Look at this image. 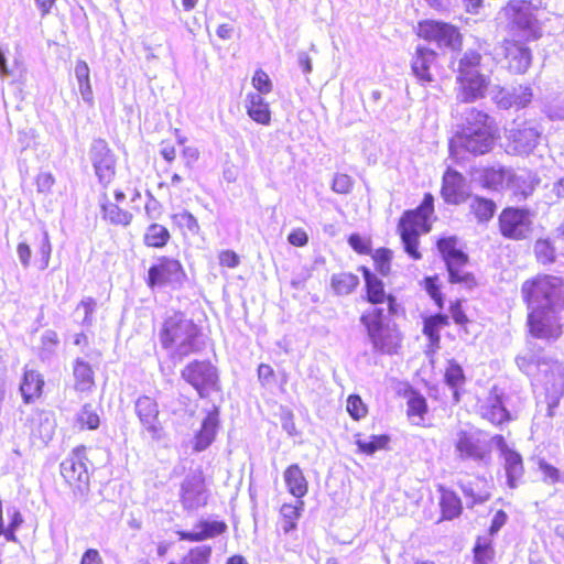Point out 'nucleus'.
<instances>
[{
  "instance_id": "obj_1",
  "label": "nucleus",
  "mask_w": 564,
  "mask_h": 564,
  "mask_svg": "<svg viewBox=\"0 0 564 564\" xmlns=\"http://www.w3.org/2000/svg\"><path fill=\"white\" fill-rule=\"evenodd\" d=\"M516 362L522 372L533 377L538 398L546 404V416L552 419L564 395V365L535 351L518 356Z\"/></svg>"
},
{
  "instance_id": "obj_2",
  "label": "nucleus",
  "mask_w": 564,
  "mask_h": 564,
  "mask_svg": "<svg viewBox=\"0 0 564 564\" xmlns=\"http://www.w3.org/2000/svg\"><path fill=\"white\" fill-rule=\"evenodd\" d=\"M497 137L494 119L486 112L474 107L467 108L463 115L460 130L451 141L453 154L463 149L475 155L489 152Z\"/></svg>"
},
{
  "instance_id": "obj_3",
  "label": "nucleus",
  "mask_w": 564,
  "mask_h": 564,
  "mask_svg": "<svg viewBox=\"0 0 564 564\" xmlns=\"http://www.w3.org/2000/svg\"><path fill=\"white\" fill-rule=\"evenodd\" d=\"M497 24L508 33L506 40L531 41L541 36V25L535 10L524 0L509 1L497 14Z\"/></svg>"
},
{
  "instance_id": "obj_4",
  "label": "nucleus",
  "mask_w": 564,
  "mask_h": 564,
  "mask_svg": "<svg viewBox=\"0 0 564 564\" xmlns=\"http://www.w3.org/2000/svg\"><path fill=\"white\" fill-rule=\"evenodd\" d=\"M197 336L198 328L193 321L182 313H174L163 324L161 343L173 359L182 360L198 350Z\"/></svg>"
},
{
  "instance_id": "obj_5",
  "label": "nucleus",
  "mask_w": 564,
  "mask_h": 564,
  "mask_svg": "<svg viewBox=\"0 0 564 564\" xmlns=\"http://www.w3.org/2000/svg\"><path fill=\"white\" fill-rule=\"evenodd\" d=\"M521 294L528 310L564 308V283L554 275H536L523 282Z\"/></svg>"
},
{
  "instance_id": "obj_6",
  "label": "nucleus",
  "mask_w": 564,
  "mask_h": 564,
  "mask_svg": "<svg viewBox=\"0 0 564 564\" xmlns=\"http://www.w3.org/2000/svg\"><path fill=\"white\" fill-rule=\"evenodd\" d=\"M433 202V196L425 194L422 204L414 210L405 212L398 226L404 250L414 260L422 257L417 250L419 236L431 229L429 219L434 210Z\"/></svg>"
},
{
  "instance_id": "obj_7",
  "label": "nucleus",
  "mask_w": 564,
  "mask_h": 564,
  "mask_svg": "<svg viewBox=\"0 0 564 564\" xmlns=\"http://www.w3.org/2000/svg\"><path fill=\"white\" fill-rule=\"evenodd\" d=\"M481 56L475 51H467L458 64V98L463 101H474L484 97L488 82L479 73Z\"/></svg>"
},
{
  "instance_id": "obj_8",
  "label": "nucleus",
  "mask_w": 564,
  "mask_h": 564,
  "mask_svg": "<svg viewBox=\"0 0 564 564\" xmlns=\"http://www.w3.org/2000/svg\"><path fill=\"white\" fill-rule=\"evenodd\" d=\"M383 310L372 308L362 314L360 321L367 328L368 337L376 351L395 354L401 343L400 333L392 326L383 323Z\"/></svg>"
},
{
  "instance_id": "obj_9",
  "label": "nucleus",
  "mask_w": 564,
  "mask_h": 564,
  "mask_svg": "<svg viewBox=\"0 0 564 564\" xmlns=\"http://www.w3.org/2000/svg\"><path fill=\"white\" fill-rule=\"evenodd\" d=\"M562 311L563 308L528 310L529 335L546 343L556 341L563 334Z\"/></svg>"
},
{
  "instance_id": "obj_10",
  "label": "nucleus",
  "mask_w": 564,
  "mask_h": 564,
  "mask_svg": "<svg viewBox=\"0 0 564 564\" xmlns=\"http://www.w3.org/2000/svg\"><path fill=\"white\" fill-rule=\"evenodd\" d=\"M455 452L463 460L487 465L491 459L490 442L479 432L459 430L454 440Z\"/></svg>"
},
{
  "instance_id": "obj_11",
  "label": "nucleus",
  "mask_w": 564,
  "mask_h": 564,
  "mask_svg": "<svg viewBox=\"0 0 564 564\" xmlns=\"http://www.w3.org/2000/svg\"><path fill=\"white\" fill-rule=\"evenodd\" d=\"M86 460V447L77 446L61 463V475L74 491L83 492L88 485L89 474Z\"/></svg>"
},
{
  "instance_id": "obj_12",
  "label": "nucleus",
  "mask_w": 564,
  "mask_h": 564,
  "mask_svg": "<svg viewBox=\"0 0 564 564\" xmlns=\"http://www.w3.org/2000/svg\"><path fill=\"white\" fill-rule=\"evenodd\" d=\"M532 218L528 209L505 208L499 215V229L503 237L521 240L529 237L532 231Z\"/></svg>"
},
{
  "instance_id": "obj_13",
  "label": "nucleus",
  "mask_w": 564,
  "mask_h": 564,
  "mask_svg": "<svg viewBox=\"0 0 564 564\" xmlns=\"http://www.w3.org/2000/svg\"><path fill=\"white\" fill-rule=\"evenodd\" d=\"M417 34L427 41L435 42L440 47L445 46L456 50L462 44L457 28L441 21L426 20L420 22Z\"/></svg>"
},
{
  "instance_id": "obj_14",
  "label": "nucleus",
  "mask_w": 564,
  "mask_h": 564,
  "mask_svg": "<svg viewBox=\"0 0 564 564\" xmlns=\"http://www.w3.org/2000/svg\"><path fill=\"white\" fill-rule=\"evenodd\" d=\"M185 279L182 264L172 258L162 257L149 269L148 285L154 286H177Z\"/></svg>"
},
{
  "instance_id": "obj_15",
  "label": "nucleus",
  "mask_w": 564,
  "mask_h": 564,
  "mask_svg": "<svg viewBox=\"0 0 564 564\" xmlns=\"http://www.w3.org/2000/svg\"><path fill=\"white\" fill-rule=\"evenodd\" d=\"M182 377L194 387L200 397L208 395L216 387V368L206 361H193L182 370Z\"/></svg>"
},
{
  "instance_id": "obj_16",
  "label": "nucleus",
  "mask_w": 564,
  "mask_h": 564,
  "mask_svg": "<svg viewBox=\"0 0 564 564\" xmlns=\"http://www.w3.org/2000/svg\"><path fill=\"white\" fill-rule=\"evenodd\" d=\"M135 413L151 438L155 441L161 440L163 429L159 421V406L155 400L148 395L138 398L135 401Z\"/></svg>"
},
{
  "instance_id": "obj_17",
  "label": "nucleus",
  "mask_w": 564,
  "mask_h": 564,
  "mask_svg": "<svg viewBox=\"0 0 564 564\" xmlns=\"http://www.w3.org/2000/svg\"><path fill=\"white\" fill-rule=\"evenodd\" d=\"M540 131L530 122L517 124L508 131L509 148L517 154H529L540 140Z\"/></svg>"
},
{
  "instance_id": "obj_18",
  "label": "nucleus",
  "mask_w": 564,
  "mask_h": 564,
  "mask_svg": "<svg viewBox=\"0 0 564 564\" xmlns=\"http://www.w3.org/2000/svg\"><path fill=\"white\" fill-rule=\"evenodd\" d=\"M90 160L99 181L107 184L115 175V158L106 141L95 140L90 149Z\"/></svg>"
},
{
  "instance_id": "obj_19",
  "label": "nucleus",
  "mask_w": 564,
  "mask_h": 564,
  "mask_svg": "<svg viewBox=\"0 0 564 564\" xmlns=\"http://www.w3.org/2000/svg\"><path fill=\"white\" fill-rule=\"evenodd\" d=\"M525 41L505 40L500 46L501 54L508 63V68L516 74H523L531 65V51L524 45Z\"/></svg>"
},
{
  "instance_id": "obj_20",
  "label": "nucleus",
  "mask_w": 564,
  "mask_h": 564,
  "mask_svg": "<svg viewBox=\"0 0 564 564\" xmlns=\"http://www.w3.org/2000/svg\"><path fill=\"white\" fill-rule=\"evenodd\" d=\"M533 97L531 87L519 85L517 87H497L492 90V99L502 109L511 107L523 108L528 106Z\"/></svg>"
},
{
  "instance_id": "obj_21",
  "label": "nucleus",
  "mask_w": 564,
  "mask_h": 564,
  "mask_svg": "<svg viewBox=\"0 0 564 564\" xmlns=\"http://www.w3.org/2000/svg\"><path fill=\"white\" fill-rule=\"evenodd\" d=\"M501 451L505 459V469L508 485L511 489L517 488L519 480L523 476V463L520 454L510 449L501 435H496L491 440Z\"/></svg>"
},
{
  "instance_id": "obj_22",
  "label": "nucleus",
  "mask_w": 564,
  "mask_h": 564,
  "mask_svg": "<svg viewBox=\"0 0 564 564\" xmlns=\"http://www.w3.org/2000/svg\"><path fill=\"white\" fill-rule=\"evenodd\" d=\"M442 196L449 204L465 200V178L456 171L447 170L443 176Z\"/></svg>"
},
{
  "instance_id": "obj_23",
  "label": "nucleus",
  "mask_w": 564,
  "mask_h": 564,
  "mask_svg": "<svg viewBox=\"0 0 564 564\" xmlns=\"http://www.w3.org/2000/svg\"><path fill=\"white\" fill-rule=\"evenodd\" d=\"M218 424L219 412L214 409L203 420L199 431L194 436L193 448L195 452L205 451L214 442Z\"/></svg>"
},
{
  "instance_id": "obj_24",
  "label": "nucleus",
  "mask_w": 564,
  "mask_h": 564,
  "mask_svg": "<svg viewBox=\"0 0 564 564\" xmlns=\"http://www.w3.org/2000/svg\"><path fill=\"white\" fill-rule=\"evenodd\" d=\"M199 531H177L178 539L188 542H200L213 539L226 532L227 524L225 521H207L202 520L197 523Z\"/></svg>"
},
{
  "instance_id": "obj_25",
  "label": "nucleus",
  "mask_w": 564,
  "mask_h": 564,
  "mask_svg": "<svg viewBox=\"0 0 564 564\" xmlns=\"http://www.w3.org/2000/svg\"><path fill=\"white\" fill-rule=\"evenodd\" d=\"M435 58L436 54L433 50L417 46L412 59V72L420 82L431 83L433 80L430 68Z\"/></svg>"
},
{
  "instance_id": "obj_26",
  "label": "nucleus",
  "mask_w": 564,
  "mask_h": 564,
  "mask_svg": "<svg viewBox=\"0 0 564 564\" xmlns=\"http://www.w3.org/2000/svg\"><path fill=\"white\" fill-rule=\"evenodd\" d=\"M437 248L446 262L448 272L466 265L468 257L462 250L456 248L455 238H444L438 240Z\"/></svg>"
},
{
  "instance_id": "obj_27",
  "label": "nucleus",
  "mask_w": 564,
  "mask_h": 564,
  "mask_svg": "<svg viewBox=\"0 0 564 564\" xmlns=\"http://www.w3.org/2000/svg\"><path fill=\"white\" fill-rule=\"evenodd\" d=\"M245 107L248 116L253 121L263 126L270 124L271 111L263 96L258 93H249L246 97Z\"/></svg>"
},
{
  "instance_id": "obj_28",
  "label": "nucleus",
  "mask_w": 564,
  "mask_h": 564,
  "mask_svg": "<svg viewBox=\"0 0 564 564\" xmlns=\"http://www.w3.org/2000/svg\"><path fill=\"white\" fill-rule=\"evenodd\" d=\"M74 388L80 392L90 391L95 384L94 370L83 358L73 361Z\"/></svg>"
},
{
  "instance_id": "obj_29",
  "label": "nucleus",
  "mask_w": 564,
  "mask_h": 564,
  "mask_svg": "<svg viewBox=\"0 0 564 564\" xmlns=\"http://www.w3.org/2000/svg\"><path fill=\"white\" fill-rule=\"evenodd\" d=\"M365 280H366L368 301L373 304H379V303H383L384 300L387 299L390 313H394L395 300L391 295H389V296L386 295L381 280H379L376 275L371 274L366 269H365Z\"/></svg>"
},
{
  "instance_id": "obj_30",
  "label": "nucleus",
  "mask_w": 564,
  "mask_h": 564,
  "mask_svg": "<svg viewBox=\"0 0 564 564\" xmlns=\"http://www.w3.org/2000/svg\"><path fill=\"white\" fill-rule=\"evenodd\" d=\"M43 386L44 380L37 371L25 370L20 386V391L24 402L30 403L40 398Z\"/></svg>"
},
{
  "instance_id": "obj_31",
  "label": "nucleus",
  "mask_w": 564,
  "mask_h": 564,
  "mask_svg": "<svg viewBox=\"0 0 564 564\" xmlns=\"http://www.w3.org/2000/svg\"><path fill=\"white\" fill-rule=\"evenodd\" d=\"M480 414L484 419L496 425L509 420V412L506 410L501 399L497 394L489 397L480 406Z\"/></svg>"
},
{
  "instance_id": "obj_32",
  "label": "nucleus",
  "mask_w": 564,
  "mask_h": 564,
  "mask_svg": "<svg viewBox=\"0 0 564 564\" xmlns=\"http://www.w3.org/2000/svg\"><path fill=\"white\" fill-rule=\"evenodd\" d=\"M3 512V503L0 500V536H3L10 542H18L15 530L23 523V518L15 507H7L6 513L9 519V524L4 527Z\"/></svg>"
},
{
  "instance_id": "obj_33",
  "label": "nucleus",
  "mask_w": 564,
  "mask_h": 564,
  "mask_svg": "<svg viewBox=\"0 0 564 564\" xmlns=\"http://www.w3.org/2000/svg\"><path fill=\"white\" fill-rule=\"evenodd\" d=\"M102 218L112 225L128 226L132 220V214L119 208L105 195L100 200Z\"/></svg>"
},
{
  "instance_id": "obj_34",
  "label": "nucleus",
  "mask_w": 564,
  "mask_h": 564,
  "mask_svg": "<svg viewBox=\"0 0 564 564\" xmlns=\"http://www.w3.org/2000/svg\"><path fill=\"white\" fill-rule=\"evenodd\" d=\"M535 187L533 177L528 174L517 175L512 173L507 188L512 192L518 200L525 199L530 196Z\"/></svg>"
},
{
  "instance_id": "obj_35",
  "label": "nucleus",
  "mask_w": 564,
  "mask_h": 564,
  "mask_svg": "<svg viewBox=\"0 0 564 564\" xmlns=\"http://www.w3.org/2000/svg\"><path fill=\"white\" fill-rule=\"evenodd\" d=\"M296 497L297 499L293 503H284L281 507V523L284 533H289L296 528V521L301 516L304 503L300 499L302 496Z\"/></svg>"
},
{
  "instance_id": "obj_36",
  "label": "nucleus",
  "mask_w": 564,
  "mask_h": 564,
  "mask_svg": "<svg viewBox=\"0 0 564 564\" xmlns=\"http://www.w3.org/2000/svg\"><path fill=\"white\" fill-rule=\"evenodd\" d=\"M495 549L491 539L478 536L473 547L474 564H494Z\"/></svg>"
},
{
  "instance_id": "obj_37",
  "label": "nucleus",
  "mask_w": 564,
  "mask_h": 564,
  "mask_svg": "<svg viewBox=\"0 0 564 564\" xmlns=\"http://www.w3.org/2000/svg\"><path fill=\"white\" fill-rule=\"evenodd\" d=\"M512 173L513 172L510 169L492 166L484 171L482 178L488 187L496 189L503 187L507 188V183H509Z\"/></svg>"
},
{
  "instance_id": "obj_38",
  "label": "nucleus",
  "mask_w": 564,
  "mask_h": 564,
  "mask_svg": "<svg viewBox=\"0 0 564 564\" xmlns=\"http://www.w3.org/2000/svg\"><path fill=\"white\" fill-rule=\"evenodd\" d=\"M284 480L290 494H306L307 481L299 465L294 464L288 467L284 471Z\"/></svg>"
},
{
  "instance_id": "obj_39",
  "label": "nucleus",
  "mask_w": 564,
  "mask_h": 564,
  "mask_svg": "<svg viewBox=\"0 0 564 564\" xmlns=\"http://www.w3.org/2000/svg\"><path fill=\"white\" fill-rule=\"evenodd\" d=\"M358 283V276L352 273L343 272L332 276V288L338 295L351 293Z\"/></svg>"
},
{
  "instance_id": "obj_40",
  "label": "nucleus",
  "mask_w": 564,
  "mask_h": 564,
  "mask_svg": "<svg viewBox=\"0 0 564 564\" xmlns=\"http://www.w3.org/2000/svg\"><path fill=\"white\" fill-rule=\"evenodd\" d=\"M169 239V230L160 224L150 225L144 234V243L149 247L162 248L167 243Z\"/></svg>"
},
{
  "instance_id": "obj_41",
  "label": "nucleus",
  "mask_w": 564,
  "mask_h": 564,
  "mask_svg": "<svg viewBox=\"0 0 564 564\" xmlns=\"http://www.w3.org/2000/svg\"><path fill=\"white\" fill-rule=\"evenodd\" d=\"M533 252L539 263L551 264L556 259L555 247L549 239L540 238L534 242Z\"/></svg>"
},
{
  "instance_id": "obj_42",
  "label": "nucleus",
  "mask_w": 564,
  "mask_h": 564,
  "mask_svg": "<svg viewBox=\"0 0 564 564\" xmlns=\"http://www.w3.org/2000/svg\"><path fill=\"white\" fill-rule=\"evenodd\" d=\"M470 209L474 213L475 217L478 219V221H488L490 218H492L496 205L492 200L481 198V197H474L470 204Z\"/></svg>"
},
{
  "instance_id": "obj_43",
  "label": "nucleus",
  "mask_w": 564,
  "mask_h": 564,
  "mask_svg": "<svg viewBox=\"0 0 564 564\" xmlns=\"http://www.w3.org/2000/svg\"><path fill=\"white\" fill-rule=\"evenodd\" d=\"M212 552L209 545L194 546L181 558L180 564H208Z\"/></svg>"
},
{
  "instance_id": "obj_44",
  "label": "nucleus",
  "mask_w": 564,
  "mask_h": 564,
  "mask_svg": "<svg viewBox=\"0 0 564 564\" xmlns=\"http://www.w3.org/2000/svg\"><path fill=\"white\" fill-rule=\"evenodd\" d=\"M442 517L440 520H452L460 514L462 502L458 496H441Z\"/></svg>"
},
{
  "instance_id": "obj_45",
  "label": "nucleus",
  "mask_w": 564,
  "mask_h": 564,
  "mask_svg": "<svg viewBox=\"0 0 564 564\" xmlns=\"http://www.w3.org/2000/svg\"><path fill=\"white\" fill-rule=\"evenodd\" d=\"M445 381L453 389L463 386L465 382L463 368L455 360L448 362L445 371Z\"/></svg>"
},
{
  "instance_id": "obj_46",
  "label": "nucleus",
  "mask_w": 564,
  "mask_h": 564,
  "mask_svg": "<svg viewBox=\"0 0 564 564\" xmlns=\"http://www.w3.org/2000/svg\"><path fill=\"white\" fill-rule=\"evenodd\" d=\"M389 442L387 435H371L367 440H358L357 445L359 449L366 454H373L376 451L386 447Z\"/></svg>"
},
{
  "instance_id": "obj_47",
  "label": "nucleus",
  "mask_w": 564,
  "mask_h": 564,
  "mask_svg": "<svg viewBox=\"0 0 564 564\" xmlns=\"http://www.w3.org/2000/svg\"><path fill=\"white\" fill-rule=\"evenodd\" d=\"M58 343V336L55 330H45L41 337V358L51 357L55 352Z\"/></svg>"
},
{
  "instance_id": "obj_48",
  "label": "nucleus",
  "mask_w": 564,
  "mask_h": 564,
  "mask_svg": "<svg viewBox=\"0 0 564 564\" xmlns=\"http://www.w3.org/2000/svg\"><path fill=\"white\" fill-rule=\"evenodd\" d=\"M78 422L83 427L87 426L89 430H95L99 425V416L90 404H85L78 413Z\"/></svg>"
},
{
  "instance_id": "obj_49",
  "label": "nucleus",
  "mask_w": 564,
  "mask_h": 564,
  "mask_svg": "<svg viewBox=\"0 0 564 564\" xmlns=\"http://www.w3.org/2000/svg\"><path fill=\"white\" fill-rule=\"evenodd\" d=\"M538 468L544 481L554 484L561 480V471L544 459L538 460Z\"/></svg>"
},
{
  "instance_id": "obj_50",
  "label": "nucleus",
  "mask_w": 564,
  "mask_h": 564,
  "mask_svg": "<svg viewBox=\"0 0 564 564\" xmlns=\"http://www.w3.org/2000/svg\"><path fill=\"white\" fill-rule=\"evenodd\" d=\"M252 86L257 89V93L267 95L272 90V83L265 72L262 69L256 70L252 77Z\"/></svg>"
},
{
  "instance_id": "obj_51",
  "label": "nucleus",
  "mask_w": 564,
  "mask_h": 564,
  "mask_svg": "<svg viewBox=\"0 0 564 564\" xmlns=\"http://www.w3.org/2000/svg\"><path fill=\"white\" fill-rule=\"evenodd\" d=\"M174 220L182 227H185L189 232L196 235L199 231L197 219L189 212H182L173 216Z\"/></svg>"
},
{
  "instance_id": "obj_52",
  "label": "nucleus",
  "mask_w": 564,
  "mask_h": 564,
  "mask_svg": "<svg viewBox=\"0 0 564 564\" xmlns=\"http://www.w3.org/2000/svg\"><path fill=\"white\" fill-rule=\"evenodd\" d=\"M97 303L96 300L87 296L84 297L79 304L77 305V311L83 310L84 311V318L82 321V324L85 326H91L93 325V314L96 310Z\"/></svg>"
},
{
  "instance_id": "obj_53",
  "label": "nucleus",
  "mask_w": 564,
  "mask_h": 564,
  "mask_svg": "<svg viewBox=\"0 0 564 564\" xmlns=\"http://www.w3.org/2000/svg\"><path fill=\"white\" fill-rule=\"evenodd\" d=\"M347 411L355 419L359 420L367 413L366 405L358 395H350L347 400Z\"/></svg>"
},
{
  "instance_id": "obj_54",
  "label": "nucleus",
  "mask_w": 564,
  "mask_h": 564,
  "mask_svg": "<svg viewBox=\"0 0 564 564\" xmlns=\"http://www.w3.org/2000/svg\"><path fill=\"white\" fill-rule=\"evenodd\" d=\"M425 412H426V402L423 397L416 395L409 400L408 415L410 417L417 416L420 420H422Z\"/></svg>"
},
{
  "instance_id": "obj_55",
  "label": "nucleus",
  "mask_w": 564,
  "mask_h": 564,
  "mask_svg": "<svg viewBox=\"0 0 564 564\" xmlns=\"http://www.w3.org/2000/svg\"><path fill=\"white\" fill-rule=\"evenodd\" d=\"M352 188V180L347 174H336L333 180L332 189L338 194H348Z\"/></svg>"
},
{
  "instance_id": "obj_56",
  "label": "nucleus",
  "mask_w": 564,
  "mask_h": 564,
  "mask_svg": "<svg viewBox=\"0 0 564 564\" xmlns=\"http://www.w3.org/2000/svg\"><path fill=\"white\" fill-rule=\"evenodd\" d=\"M377 269L383 275L388 274L390 270L391 251L388 249H379L373 257Z\"/></svg>"
},
{
  "instance_id": "obj_57",
  "label": "nucleus",
  "mask_w": 564,
  "mask_h": 564,
  "mask_svg": "<svg viewBox=\"0 0 564 564\" xmlns=\"http://www.w3.org/2000/svg\"><path fill=\"white\" fill-rule=\"evenodd\" d=\"M55 183V178L50 172H41L36 176V188L41 194H48Z\"/></svg>"
},
{
  "instance_id": "obj_58",
  "label": "nucleus",
  "mask_w": 564,
  "mask_h": 564,
  "mask_svg": "<svg viewBox=\"0 0 564 564\" xmlns=\"http://www.w3.org/2000/svg\"><path fill=\"white\" fill-rule=\"evenodd\" d=\"M147 196L145 214L149 219H158L162 214V205L150 192H147Z\"/></svg>"
},
{
  "instance_id": "obj_59",
  "label": "nucleus",
  "mask_w": 564,
  "mask_h": 564,
  "mask_svg": "<svg viewBox=\"0 0 564 564\" xmlns=\"http://www.w3.org/2000/svg\"><path fill=\"white\" fill-rule=\"evenodd\" d=\"M449 274V281L452 283H464L468 286H471L474 284V278L470 273L465 272L464 268H458L456 270H453L448 272Z\"/></svg>"
},
{
  "instance_id": "obj_60",
  "label": "nucleus",
  "mask_w": 564,
  "mask_h": 564,
  "mask_svg": "<svg viewBox=\"0 0 564 564\" xmlns=\"http://www.w3.org/2000/svg\"><path fill=\"white\" fill-rule=\"evenodd\" d=\"M74 72L78 85L90 82V70L85 61H77Z\"/></svg>"
},
{
  "instance_id": "obj_61",
  "label": "nucleus",
  "mask_w": 564,
  "mask_h": 564,
  "mask_svg": "<svg viewBox=\"0 0 564 564\" xmlns=\"http://www.w3.org/2000/svg\"><path fill=\"white\" fill-rule=\"evenodd\" d=\"M508 516L503 510H498L492 520L491 524L489 527V533L494 535L497 533L507 522Z\"/></svg>"
},
{
  "instance_id": "obj_62",
  "label": "nucleus",
  "mask_w": 564,
  "mask_h": 564,
  "mask_svg": "<svg viewBox=\"0 0 564 564\" xmlns=\"http://www.w3.org/2000/svg\"><path fill=\"white\" fill-rule=\"evenodd\" d=\"M219 263L227 268H236L239 264V257L231 250H225L219 254Z\"/></svg>"
},
{
  "instance_id": "obj_63",
  "label": "nucleus",
  "mask_w": 564,
  "mask_h": 564,
  "mask_svg": "<svg viewBox=\"0 0 564 564\" xmlns=\"http://www.w3.org/2000/svg\"><path fill=\"white\" fill-rule=\"evenodd\" d=\"M80 564H104V562L98 550L88 549L84 552Z\"/></svg>"
},
{
  "instance_id": "obj_64",
  "label": "nucleus",
  "mask_w": 564,
  "mask_h": 564,
  "mask_svg": "<svg viewBox=\"0 0 564 564\" xmlns=\"http://www.w3.org/2000/svg\"><path fill=\"white\" fill-rule=\"evenodd\" d=\"M550 204L556 203L558 199H564V177L553 184L549 195Z\"/></svg>"
}]
</instances>
